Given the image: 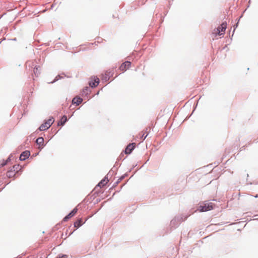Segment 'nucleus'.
Returning <instances> with one entry per match:
<instances>
[{
	"mask_svg": "<svg viewBox=\"0 0 258 258\" xmlns=\"http://www.w3.org/2000/svg\"><path fill=\"white\" fill-rule=\"evenodd\" d=\"M11 40H12V41H16L17 40V38H14L11 39Z\"/></svg>",
	"mask_w": 258,
	"mask_h": 258,
	"instance_id": "31",
	"label": "nucleus"
},
{
	"mask_svg": "<svg viewBox=\"0 0 258 258\" xmlns=\"http://www.w3.org/2000/svg\"><path fill=\"white\" fill-rule=\"evenodd\" d=\"M91 92V90L89 87H85L82 91L83 95L87 96Z\"/></svg>",
	"mask_w": 258,
	"mask_h": 258,
	"instance_id": "20",
	"label": "nucleus"
},
{
	"mask_svg": "<svg viewBox=\"0 0 258 258\" xmlns=\"http://www.w3.org/2000/svg\"><path fill=\"white\" fill-rule=\"evenodd\" d=\"M245 149V146H243L240 149V151H242Z\"/></svg>",
	"mask_w": 258,
	"mask_h": 258,
	"instance_id": "29",
	"label": "nucleus"
},
{
	"mask_svg": "<svg viewBox=\"0 0 258 258\" xmlns=\"http://www.w3.org/2000/svg\"><path fill=\"white\" fill-rule=\"evenodd\" d=\"M19 167H20V165L19 164H16L13 166V167L12 169H13V170L14 171V172H17V174L19 172L18 169L19 168Z\"/></svg>",
	"mask_w": 258,
	"mask_h": 258,
	"instance_id": "21",
	"label": "nucleus"
},
{
	"mask_svg": "<svg viewBox=\"0 0 258 258\" xmlns=\"http://www.w3.org/2000/svg\"><path fill=\"white\" fill-rule=\"evenodd\" d=\"M53 7H54V5H51V9H52V8H53Z\"/></svg>",
	"mask_w": 258,
	"mask_h": 258,
	"instance_id": "33",
	"label": "nucleus"
},
{
	"mask_svg": "<svg viewBox=\"0 0 258 258\" xmlns=\"http://www.w3.org/2000/svg\"><path fill=\"white\" fill-rule=\"evenodd\" d=\"M68 121V119L66 115H63L61 118L57 121V126H63L65 123Z\"/></svg>",
	"mask_w": 258,
	"mask_h": 258,
	"instance_id": "13",
	"label": "nucleus"
},
{
	"mask_svg": "<svg viewBox=\"0 0 258 258\" xmlns=\"http://www.w3.org/2000/svg\"><path fill=\"white\" fill-rule=\"evenodd\" d=\"M54 118L53 116H50L49 119L45 120L38 128L40 131H44L48 130L54 122Z\"/></svg>",
	"mask_w": 258,
	"mask_h": 258,
	"instance_id": "2",
	"label": "nucleus"
},
{
	"mask_svg": "<svg viewBox=\"0 0 258 258\" xmlns=\"http://www.w3.org/2000/svg\"><path fill=\"white\" fill-rule=\"evenodd\" d=\"M166 14H167V12H165V15H166Z\"/></svg>",
	"mask_w": 258,
	"mask_h": 258,
	"instance_id": "34",
	"label": "nucleus"
},
{
	"mask_svg": "<svg viewBox=\"0 0 258 258\" xmlns=\"http://www.w3.org/2000/svg\"><path fill=\"white\" fill-rule=\"evenodd\" d=\"M166 14H167V12H165V15H166Z\"/></svg>",
	"mask_w": 258,
	"mask_h": 258,
	"instance_id": "35",
	"label": "nucleus"
},
{
	"mask_svg": "<svg viewBox=\"0 0 258 258\" xmlns=\"http://www.w3.org/2000/svg\"><path fill=\"white\" fill-rule=\"evenodd\" d=\"M41 67L39 66H35L33 68V73L37 77L40 74Z\"/></svg>",
	"mask_w": 258,
	"mask_h": 258,
	"instance_id": "16",
	"label": "nucleus"
},
{
	"mask_svg": "<svg viewBox=\"0 0 258 258\" xmlns=\"http://www.w3.org/2000/svg\"><path fill=\"white\" fill-rule=\"evenodd\" d=\"M36 143L40 151L46 146V144L44 143V138L42 137H38L36 140Z\"/></svg>",
	"mask_w": 258,
	"mask_h": 258,
	"instance_id": "7",
	"label": "nucleus"
},
{
	"mask_svg": "<svg viewBox=\"0 0 258 258\" xmlns=\"http://www.w3.org/2000/svg\"><path fill=\"white\" fill-rule=\"evenodd\" d=\"M191 114H192V113L191 114H190V115H189V117H190V116H191Z\"/></svg>",
	"mask_w": 258,
	"mask_h": 258,
	"instance_id": "38",
	"label": "nucleus"
},
{
	"mask_svg": "<svg viewBox=\"0 0 258 258\" xmlns=\"http://www.w3.org/2000/svg\"><path fill=\"white\" fill-rule=\"evenodd\" d=\"M83 224V223L82 222V219L81 218L78 219L74 223V226L75 228L77 229L80 227Z\"/></svg>",
	"mask_w": 258,
	"mask_h": 258,
	"instance_id": "17",
	"label": "nucleus"
},
{
	"mask_svg": "<svg viewBox=\"0 0 258 258\" xmlns=\"http://www.w3.org/2000/svg\"><path fill=\"white\" fill-rule=\"evenodd\" d=\"M166 14H167V12H165V15H166Z\"/></svg>",
	"mask_w": 258,
	"mask_h": 258,
	"instance_id": "36",
	"label": "nucleus"
},
{
	"mask_svg": "<svg viewBox=\"0 0 258 258\" xmlns=\"http://www.w3.org/2000/svg\"><path fill=\"white\" fill-rule=\"evenodd\" d=\"M214 204L209 201H205L198 207V210L201 212H207L213 209Z\"/></svg>",
	"mask_w": 258,
	"mask_h": 258,
	"instance_id": "3",
	"label": "nucleus"
},
{
	"mask_svg": "<svg viewBox=\"0 0 258 258\" xmlns=\"http://www.w3.org/2000/svg\"><path fill=\"white\" fill-rule=\"evenodd\" d=\"M39 154V152H37L36 153H35V154H33L32 156L33 157H36V156H37Z\"/></svg>",
	"mask_w": 258,
	"mask_h": 258,
	"instance_id": "30",
	"label": "nucleus"
},
{
	"mask_svg": "<svg viewBox=\"0 0 258 258\" xmlns=\"http://www.w3.org/2000/svg\"><path fill=\"white\" fill-rule=\"evenodd\" d=\"M191 114H192V113L191 114H190V115H189V117H190V116H191Z\"/></svg>",
	"mask_w": 258,
	"mask_h": 258,
	"instance_id": "39",
	"label": "nucleus"
},
{
	"mask_svg": "<svg viewBox=\"0 0 258 258\" xmlns=\"http://www.w3.org/2000/svg\"><path fill=\"white\" fill-rule=\"evenodd\" d=\"M97 39H100V38H99V37H98ZM100 39H101V40H102V38H100Z\"/></svg>",
	"mask_w": 258,
	"mask_h": 258,
	"instance_id": "37",
	"label": "nucleus"
},
{
	"mask_svg": "<svg viewBox=\"0 0 258 258\" xmlns=\"http://www.w3.org/2000/svg\"><path fill=\"white\" fill-rule=\"evenodd\" d=\"M8 163L7 162L6 160H2V162L0 163V168L6 166Z\"/></svg>",
	"mask_w": 258,
	"mask_h": 258,
	"instance_id": "23",
	"label": "nucleus"
},
{
	"mask_svg": "<svg viewBox=\"0 0 258 258\" xmlns=\"http://www.w3.org/2000/svg\"><path fill=\"white\" fill-rule=\"evenodd\" d=\"M68 255L66 254H62V253H59L56 256V258H68Z\"/></svg>",
	"mask_w": 258,
	"mask_h": 258,
	"instance_id": "22",
	"label": "nucleus"
},
{
	"mask_svg": "<svg viewBox=\"0 0 258 258\" xmlns=\"http://www.w3.org/2000/svg\"><path fill=\"white\" fill-rule=\"evenodd\" d=\"M113 73L109 71H106L104 74H103L101 77V79L103 82H107L113 76Z\"/></svg>",
	"mask_w": 258,
	"mask_h": 258,
	"instance_id": "11",
	"label": "nucleus"
},
{
	"mask_svg": "<svg viewBox=\"0 0 258 258\" xmlns=\"http://www.w3.org/2000/svg\"><path fill=\"white\" fill-rule=\"evenodd\" d=\"M254 197H255V198H258V195H257V194H256V195H255V196H254Z\"/></svg>",
	"mask_w": 258,
	"mask_h": 258,
	"instance_id": "32",
	"label": "nucleus"
},
{
	"mask_svg": "<svg viewBox=\"0 0 258 258\" xmlns=\"http://www.w3.org/2000/svg\"><path fill=\"white\" fill-rule=\"evenodd\" d=\"M136 143H132L129 144L126 147L124 150V153L125 154L129 155L132 153L133 151L135 148Z\"/></svg>",
	"mask_w": 258,
	"mask_h": 258,
	"instance_id": "9",
	"label": "nucleus"
},
{
	"mask_svg": "<svg viewBox=\"0 0 258 258\" xmlns=\"http://www.w3.org/2000/svg\"><path fill=\"white\" fill-rule=\"evenodd\" d=\"M113 167L108 172V173L102 179H101L99 183L97 184V185L95 187V188H97L98 187H102L104 186L107 183V182L109 181L108 179V176L109 175H112L114 171H113Z\"/></svg>",
	"mask_w": 258,
	"mask_h": 258,
	"instance_id": "5",
	"label": "nucleus"
},
{
	"mask_svg": "<svg viewBox=\"0 0 258 258\" xmlns=\"http://www.w3.org/2000/svg\"><path fill=\"white\" fill-rule=\"evenodd\" d=\"M28 141V139H27V140L26 141V143Z\"/></svg>",
	"mask_w": 258,
	"mask_h": 258,
	"instance_id": "40",
	"label": "nucleus"
},
{
	"mask_svg": "<svg viewBox=\"0 0 258 258\" xmlns=\"http://www.w3.org/2000/svg\"><path fill=\"white\" fill-rule=\"evenodd\" d=\"M30 156V152L29 150H25L22 152L19 157V160L20 161H25L28 159Z\"/></svg>",
	"mask_w": 258,
	"mask_h": 258,
	"instance_id": "10",
	"label": "nucleus"
},
{
	"mask_svg": "<svg viewBox=\"0 0 258 258\" xmlns=\"http://www.w3.org/2000/svg\"><path fill=\"white\" fill-rule=\"evenodd\" d=\"M127 176V173H125L124 174L121 175L117 180L116 181H115L113 185V187L116 186L121 180H122L125 177Z\"/></svg>",
	"mask_w": 258,
	"mask_h": 258,
	"instance_id": "19",
	"label": "nucleus"
},
{
	"mask_svg": "<svg viewBox=\"0 0 258 258\" xmlns=\"http://www.w3.org/2000/svg\"><path fill=\"white\" fill-rule=\"evenodd\" d=\"M124 156L123 154H121L118 158V160H121L122 157Z\"/></svg>",
	"mask_w": 258,
	"mask_h": 258,
	"instance_id": "28",
	"label": "nucleus"
},
{
	"mask_svg": "<svg viewBox=\"0 0 258 258\" xmlns=\"http://www.w3.org/2000/svg\"><path fill=\"white\" fill-rule=\"evenodd\" d=\"M12 157H13V154H11L9 156V157H8V158H7V160H6L7 161V162L8 163H9V162H10L11 161V158H12Z\"/></svg>",
	"mask_w": 258,
	"mask_h": 258,
	"instance_id": "26",
	"label": "nucleus"
},
{
	"mask_svg": "<svg viewBox=\"0 0 258 258\" xmlns=\"http://www.w3.org/2000/svg\"><path fill=\"white\" fill-rule=\"evenodd\" d=\"M242 17V15H241V16L240 17V18H239V19H238V20L237 23L236 24H235V25L234 26V29H233V33H232V36H233V34H234V31H235V30L236 28L237 27V26H238V22H239V19H240Z\"/></svg>",
	"mask_w": 258,
	"mask_h": 258,
	"instance_id": "25",
	"label": "nucleus"
},
{
	"mask_svg": "<svg viewBox=\"0 0 258 258\" xmlns=\"http://www.w3.org/2000/svg\"><path fill=\"white\" fill-rule=\"evenodd\" d=\"M83 101V99L79 97V96H77V97H74L73 100H72V104H76V105H80Z\"/></svg>",
	"mask_w": 258,
	"mask_h": 258,
	"instance_id": "14",
	"label": "nucleus"
},
{
	"mask_svg": "<svg viewBox=\"0 0 258 258\" xmlns=\"http://www.w3.org/2000/svg\"><path fill=\"white\" fill-rule=\"evenodd\" d=\"M131 61L127 60L125 61L121 64L119 67V69L121 71L124 72L131 66Z\"/></svg>",
	"mask_w": 258,
	"mask_h": 258,
	"instance_id": "12",
	"label": "nucleus"
},
{
	"mask_svg": "<svg viewBox=\"0 0 258 258\" xmlns=\"http://www.w3.org/2000/svg\"><path fill=\"white\" fill-rule=\"evenodd\" d=\"M17 174V172H14L13 170V169H11L9 170L7 173V176L9 178L14 177V179L16 178L15 175Z\"/></svg>",
	"mask_w": 258,
	"mask_h": 258,
	"instance_id": "18",
	"label": "nucleus"
},
{
	"mask_svg": "<svg viewBox=\"0 0 258 258\" xmlns=\"http://www.w3.org/2000/svg\"><path fill=\"white\" fill-rule=\"evenodd\" d=\"M188 216L184 214L175 216L170 222V226L171 229H175L182 221L186 220Z\"/></svg>",
	"mask_w": 258,
	"mask_h": 258,
	"instance_id": "1",
	"label": "nucleus"
},
{
	"mask_svg": "<svg viewBox=\"0 0 258 258\" xmlns=\"http://www.w3.org/2000/svg\"><path fill=\"white\" fill-rule=\"evenodd\" d=\"M247 184H255V185H257L258 184V181H255V182H249L248 183H247Z\"/></svg>",
	"mask_w": 258,
	"mask_h": 258,
	"instance_id": "27",
	"label": "nucleus"
},
{
	"mask_svg": "<svg viewBox=\"0 0 258 258\" xmlns=\"http://www.w3.org/2000/svg\"><path fill=\"white\" fill-rule=\"evenodd\" d=\"M66 77V76L64 75V73H61V74L57 75L55 78L53 79L52 81H51L50 82H48V84H53L58 81L59 80L62 79L63 78V77Z\"/></svg>",
	"mask_w": 258,
	"mask_h": 258,
	"instance_id": "15",
	"label": "nucleus"
},
{
	"mask_svg": "<svg viewBox=\"0 0 258 258\" xmlns=\"http://www.w3.org/2000/svg\"><path fill=\"white\" fill-rule=\"evenodd\" d=\"M99 79L97 76H93L90 78L88 84L90 87L95 88L99 85Z\"/></svg>",
	"mask_w": 258,
	"mask_h": 258,
	"instance_id": "6",
	"label": "nucleus"
},
{
	"mask_svg": "<svg viewBox=\"0 0 258 258\" xmlns=\"http://www.w3.org/2000/svg\"><path fill=\"white\" fill-rule=\"evenodd\" d=\"M227 24L226 21L223 22L219 26L214 29L215 35L219 36L224 35L225 34V30L227 28Z\"/></svg>",
	"mask_w": 258,
	"mask_h": 258,
	"instance_id": "4",
	"label": "nucleus"
},
{
	"mask_svg": "<svg viewBox=\"0 0 258 258\" xmlns=\"http://www.w3.org/2000/svg\"><path fill=\"white\" fill-rule=\"evenodd\" d=\"M78 209L77 207L74 208L68 214H67L63 218V221L66 222L73 217L77 212Z\"/></svg>",
	"mask_w": 258,
	"mask_h": 258,
	"instance_id": "8",
	"label": "nucleus"
},
{
	"mask_svg": "<svg viewBox=\"0 0 258 258\" xmlns=\"http://www.w3.org/2000/svg\"><path fill=\"white\" fill-rule=\"evenodd\" d=\"M147 128L146 130V134L145 135V133H144L143 134V135H142L141 138L142 140H144L148 136V135H149V132H147Z\"/></svg>",
	"mask_w": 258,
	"mask_h": 258,
	"instance_id": "24",
	"label": "nucleus"
}]
</instances>
